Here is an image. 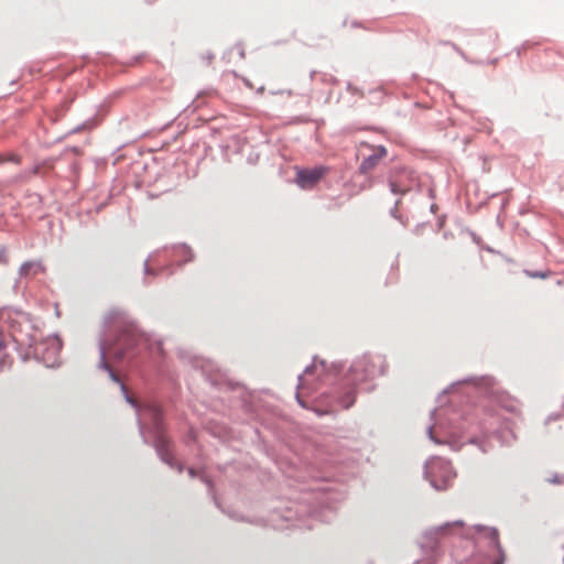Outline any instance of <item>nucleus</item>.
I'll use <instances>...</instances> for the list:
<instances>
[{
	"mask_svg": "<svg viewBox=\"0 0 564 564\" xmlns=\"http://www.w3.org/2000/svg\"><path fill=\"white\" fill-rule=\"evenodd\" d=\"M427 475L432 486L437 490L447 489L456 477L452 464L442 458H434L430 462Z\"/></svg>",
	"mask_w": 564,
	"mask_h": 564,
	"instance_id": "obj_1",
	"label": "nucleus"
},
{
	"mask_svg": "<svg viewBox=\"0 0 564 564\" xmlns=\"http://www.w3.org/2000/svg\"><path fill=\"white\" fill-rule=\"evenodd\" d=\"M382 372L381 365L377 366L369 356L357 358L349 369V377L352 382H364Z\"/></svg>",
	"mask_w": 564,
	"mask_h": 564,
	"instance_id": "obj_2",
	"label": "nucleus"
},
{
	"mask_svg": "<svg viewBox=\"0 0 564 564\" xmlns=\"http://www.w3.org/2000/svg\"><path fill=\"white\" fill-rule=\"evenodd\" d=\"M329 172V167L325 165L312 169H301L296 172V184L304 189L313 188Z\"/></svg>",
	"mask_w": 564,
	"mask_h": 564,
	"instance_id": "obj_3",
	"label": "nucleus"
},
{
	"mask_svg": "<svg viewBox=\"0 0 564 564\" xmlns=\"http://www.w3.org/2000/svg\"><path fill=\"white\" fill-rule=\"evenodd\" d=\"M387 155V150L383 147H378L372 149V153L364 159L359 166V172L362 174H367L372 171L378 163Z\"/></svg>",
	"mask_w": 564,
	"mask_h": 564,
	"instance_id": "obj_4",
	"label": "nucleus"
},
{
	"mask_svg": "<svg viewBox=\"0 0 564 564\" xmlns=\"http://www.w3.org/2000/svg\"><path fill=\"white\" fill-rule=\"evenodd\" d=\"M111 354V347L107 346L105 343L100 346V367H102L106 370H109L110 377L112 380L118 381L117 376L109 369L107 364V357Z\"/></svg>",
	"mask_w": 564,
	"mask_h": 564,
	"instance_id": "obj_5",
	"label": "nucleus"
},
{
	"mask_svg": "<svg viewBox=\"0 0 564 564\" xmlns=\"http://www.w3.org/2000/svg\"><path fill=\"white\" fill-rule=\"evenodd\" d=\"M3 162H13V163H15V164H20L21 159H20V156H19V155L13 154V153L8 154V155H6V156L0 155V163H3Z\"/></svg>",
	"mask_w": 564,
	"mask_h": 564,
	"instance_id": "obj_6",
	"label": "nucleus"
},
{
	"mask_svg": "<svg viewBox=\"0 0 564 564\" xmlns=\"http://www.w3.org/2000/svg\"><path fill=\"white\" fill-rule=\"evenodd\" d=\"M33 267H37V268H40V263L25 262V263H23V264L21 265V268H20V273H21L22 275H26V274H29V272L31 271V269H32Z\"/></svg>",
	"mask_w": 564,
	"mask_h": 564,
	"instance_id": "obj_7",
	"label": "nucleus"
},
{
	"mask_svg": "<svg viewBox=\"0 0 564 564\" xmlns=\"http://www.w3.org/2000/svg\"><path fill=\"white\" fill-rule=\"evenodd\" d=\"M509 412L516 413L519 411V403L516 400H508L506 404H503Z\"/></svg>",
	"mask_w": 564,
	"mask_h": 564,
	"instance_id": "obj_8",
	"label": "nucleus"
},
{
	"mask_svg": "<svg viewBox=\"0 0 564 564\" xmlns=\"http://www.w3.org/2000/svg\"><path fill=\"white\" fill-rule=\"evenodd\" d=\"M127 401H128L130 404H132L133 406H135V405H137V404H135V401H134L132 398H130V397H127Z\"/></svg>",
	"mask_w": 564,
	"mask_h": 564,
	"instance_id": "obj_9",
	"label": "nucleus"
},
{
	"mask_svg": "<svg viewBox=\"0 0 564 564\" xmlns=\"http://www.w3.org/2000/svg\"><path fill=\"white\" fill-rule=\"evenodd\" d=\"M391 188H392V192H398V189L393 183H391Z\"/></svg>",
	"mask_w": 564,
	"mask_h": 564,
	"instance_id": "obj_10",
	"label": "nucleus"
},
{
	"mask_svg": "<svg viewBox=\"0 0 564 564\" xmlns=\"http://www.w3.org/2000/svg\"><path fill=\"white\" fill-rule=\"evenodd\" d=\"M354 401H351L349 404H346L345 408H349L352 404Z\"/></svg>",
	"mask_w": 564,
	"mask_h": 564,
	"instance_id": "obj_11",
	"label": "nucleus"
}]
</instances>
